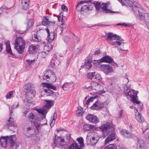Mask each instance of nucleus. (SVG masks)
Wrapping results in <instances>:
<instances>
[{
  "mask_svg": "<svg viewBox=\"0 0 149 149\" xmlns=\"http://www.w3.org/2000/svg\"><path fill=\"white\" fill-rule=\"evenodd\" d=\"M107 40L110 41V44L113 46L114 48H116L120 53L121 51H125L123 49L125 44L123 40L117 35L111 33H108Z\"/></svg>",
  "mask_w": 149,
  "mask_h": 149,
  "instance_id": "f257e3e1",
  "label": "nucleus"
},
{
  "mask_svg": "<svg viewBox=\"0 0 149 149\" xmlns=\"http://www.w3.org/2000/svg\"><path fill=\"white\" fill-rule=\"evenodd\" d=\"M15 49L19 54H22L24 52L26 43L23 38L20 37H16L14 43Z\"/></svg>",
  "mask_w": 149,
  "mask_h": 149,
  "instance_id": "f03ea898",
  "label": "nucleus"
},
{
  "mask_svg": "<svg viewBox=\"0 0 149 149\" xmlns=\"http://www.w3.org/2000/svg\"><path fill=\"white\" fill-rule=\"evenodd\" d=\"M134 13L136 17L140 20L144 19L145 23L149 22V13L143 14V9L140 7H135L133 8Z\"/></svg>",
  "mask_w": 149,
  "mask_h": 149,
  "instance_id": "7ed1b4c3",
  "label": "nucleus"
},
{
  "mask_svg": "<svg viewBox=\"0 0 149 149\" xmlns=\"http://www.w3.org/2000/svg\"><path fill=\"white\" fill-rule=\"evenodd\" d=\"M128 89L127 87H125L124 91L125 92V95L126 96H129L132 100V102L134 104L136 103L137 104H140L141 102L138 101L136 99V97L135 95L137 94L135 92L134 90H130L129 89V91L126 92V90H128Z\"/></svg>",
  "mask_w": 149,
  "mask_h": 149,
  "instance_id": "20e7f679",
  "label": "nucleus"
},
{
  "mask_svg": "<svg viewBox=\"0 0 149 149\" xmlns=\"http://www.w3.org/2000/svg\"><path fill=\"white\" fill-rule=\"evenodd\" d=\"M93 4L94 5L96 9L97 10V11L99 10L101 8L104 13H115L114 12L107 8V6L108 4L106 3H103L101 4L99 2L97 1L96 2H93Z\"/></svg>",
  "mask_w": 149,
  "mask_h": 149,
  "instance_id": "39448f33",
  "label": "nucleus"
},
{
  "mask_svg": "<svg viewBox=\"0 0 149 149\" xmlns=\"http://www.w3.org/2000/svg\"><path fill=\"white\" fill-rule=\"evenodd\" d=\"M91 0H88L87 1H80L79 2L76 6V10H77L78 12L81 13L82 12H84L85 10H91L93 8V6L85 5L82 6L81 9L79 8V6L83 4L84 3H88L90 2Z\"/></svg>",
  "mask_w": 149,
  "mask_h": 149,
  "instance_id": "423d86ee",
  "label": "nucleus"
},
{
  "mask_svg": "<svg viewBox=\"0 0 149 149\" xmlns=\"http://www.w3.org/2000/svg\"><path fill=\"white\" fill-rule=\"evenodd\" d=\"M27 118L29 122L33 123V124L37 130H39V129L42 126L46 125V123L41 124L38 123L36 120V117L35 115L32 113H29L27 116Z\"/></svg>",
  "mask_w": 149,
  "mask_h": 149,
  "instance_id": "0eeeda50",
  "label": "nucleus"
},
{
  "mask_svg": "<svg viewBox=\"0 0 149 149\" xmlns=\"http://www.w3.org/2000/svg\"><path fill=\"white\" fill-rule=\"evenodd\" d=\"M93 133H88L86 141L87 144L91 146H95L97 142V140L95 139V138L93 136Z\"/></svg>",
  "mask_w": 149,
  "mask_h": 149,
  "instance_id": "6e6552de",
  "label": "nucleus"
},
{
  "mask_svg": "<svg viewBox=\"0 0 149 149\" xmlns=\"http://www.w3.org/2000/svg\"><path fill=\"white\" fill-rule=\"evenodd\" d=\"M56 135L55 134L53 139V143L52 145V146L53 148H54L56 147V142L60 146H63L65 145V143L64 142V140L63 139L59 137H58L56 138Z\"/></svg>",
  "mask_w": 149,
  "mask_h": 149,
  "instance_id": "1a4fd4ad",
  "label": "nucleus"
},
{
  "mask_svg": "<svg viewBox=\"0 0 149 149\" xmlns=\"http://www.w3.org/2000/svg\"><path fill=\"white\" fill-rule=\"evenodd\" d=\"M49 71H45L43 73V74L42 76V78L44 80L48 81L49 79H52V80L53 82H55L56 80V75L54 74H52L50 77H49Z\"/></svg>",
  "mask_w": 149,
  "mask_h": 149,
  "instance_id": "9d476101",
  "label": "nucleus"
},
{
  "mask_svg": "<svg viewBox=\"0 0 149 149\" xmlns=\"http://www.w3.org/2000/svg\"><path fill=\"white\" fill-rule=\"evenodd\" d=\"M92 85L93 89L95 90L96 91L101 93H105V91L103 90L102 86L98 83L96 82H93Z\"/></svg>",
  "mask_w": 149,
  "mask_h": 149,
  "instance_id": "9b49d317",
  "label": "nucleus"
},
{
  "mask_svg": "<svg viewBox=\"0 0 149 149\" xmlns=\"http://www.w3.org/2000/svg\"><path fill=\"white\" fill-rule=\"evenodd\" d=\"M105 102L102 103L99 101H97L91 107V109L93 110H100L104 107Z\"/></svg>",
  "mask_w": 149,
  "mask_h": 149,
  "instance_id": "f8f14e48",
  "label": "nucleus"
},
{
  "mask_svg": "<svg viewBox=\"0 0 149 149\" xmlns=\"http://www.w3.org/2000/svg\"><path fill=\"white\" fill-rule=\"evenodd\" d=\"M36 94V91L34 89L28 91H26L25 95L26 101L33 99L35 96Z\"/></svg>",
  "mask_w": 149,
  "mask_h": 149,
  "instance_id": "ddd939ff",
  "label": "nucleus"
},
{
  "mask_svg": "<svg viewBox=\"0 0 149 149\" xmlns=\"http://www.w3.org/2000/svg\"><path fill=\"white\" fill-rule=\"evenodd\" d=\"M86 118L89 121L94 123L99 122L97 118L95 115L91 114H88L86 116Z\"/></svg>",
  "mask_w": 149,
  "mask_h": 149,
  "instance_id": "4468645a",
  "label": "nucleus"
},
{
  "mask_svg": "<svg viewBox=\"0 0 149 149\" xmlns=\"http://www.w3.org/2000/svg\"><path fill=\"white\" fill-rule=\"evenodd\" d=\"M44 91L45 93V95L47 96H52L54 97V98L57 97L59 93L58 92H54L53 91L50 89H44Z\"/></svg>",
  "mask_w": 149,
  "mask_h": 149,
  "instance_id": "2eb2a0df",
  "label": "nucleus"
},
{
  "mask_svg": "<svg viewBox=\"0 0 149 149\" xmlns=\"http://www.w3.org/2000/svg\"><path fill=\"white\" fill-rule=\"evenodd\" d=\"M48 34L47 41L49 42H51L55 38V33L54 32H49V30L48 28L45 29Z\"/></svg>",
  "mask_w": 149,
  "mask_h": 149,
  "instance_id": "dca6fc26",
  "label": "nucleus"
},
{
  "mask_svg": "<svg viewBox=\"0 0 149 149\" xmlns=\"http://www.w3.org/2000/svg\"><path fill=\"white\" fill-rule=\"evenodd\" d=\"M137 147L139 149H147L146 144L144 141L141 139L138 140Z\"/></svg>",
  "mask_w": 149,
  "mask_h": 149,
  "instance_id": "f3484780",
  "label": "nucleus"
},
{
  "mask_svg": "<svg viewBox=\"0 0 149 149\" xmlns=\"http://www.w3.org/2000/svg\"><path fill=\"white\" fill-rule=\"evenodd\" d=\"M16 138L15 135H12L10 136H8V142L9 143L10 147L13 146L15 143Z\"/></svg>",
  "mask_w": 149,
  "mask_h": 149,
  "instance_id": "a211bd4d",
  "label": "nucleus"
},
{
  "mask_svg": "<svg viewBox=\"0 0 149 149\" xmlns=\"http://www.w3.org/2000/svg\"><path fill=\"white\" fill-rule=\"evenodd\" d=\"M39 47L38 45H30L28 48V52L30 53L33 54L36 52Z\"/></svg>",
  "mask_w": 149,
  "mask_h": 149,
  "instance_id": "6ab92c4d",
  "label": "nucleus"
},
{
  "mask_svg": "<svg viewBox=\"0 0 149 149\" xmlns=\"http://www.w3.org/2000/svg\"><path fill=\"white\" fill-rule=\"evenodd\" d=\"M120 133L125 138L130 139L133 136V134L126 130H123L121 131Z\"/></svg>",
  "mask_w": 149,
  "mask_h": 149,
  "instance_id": "aec40b11",
  "label": "nucleus"
},
{
  "mask_svg": "<svg viewBox=\"0 0 149 149\" xmlns=\"http://www.w3.org/2000/svg\"><path fill=\"white\" fill-rule=\"evenodd\" d=\"M113 61V59L111 57L107 55L103 56L100 60V61L101 62H105L108 63H111Z\"/></svg>",
  "mask_w": 149,
  "mask_h": 149,
  "instance_id": "412c9836",
  "label": "nucleus"
},
{
  "mask_svg": "<svg viewBox=\"0 0 149 149\" xmlns=\"http://www.w3.org/2000/svg\"><path fill=\"white\" fill-rule=\"evenodd\" d=\"M121 4L122 6H127L132 7L133 9L135 7H133V5L134 6V4L130 0H122V1L121 2Z\"/></svg>",
  "mask_w": 149,
  "mask_h": 149,
  "instance_id": "4be33fe9",
  "label": "nucleus"
},
{
  "mask_svg": "<svg viewBox=\"0 0 149 149\" xmlns=\"http://www.w3.org/2000/svg\"><path fill=\"white\" fill-rule=\"evenodd\" d=\"M5 44L6 46V52L11 55V56H12V57L14 58L15 57V55L12 52L10 44L9 41H8L5 42Z\"/></svg>",
  "mask_w": 149,
  "mask_h": 149,
  "instance_id": "5701e85b",
  "label": "nucleus"
},
{
  "mask_svg": "<svg viewBox=\"0 0 149 149\" xmlns=\"http://www.w3.org/2000/svg\"><path fill=\"white\" fill-rule=\"evenodd\" d=\"M8 136L1 137L0 138V143L2 146L5 147L6 145L8 140Z\"/></svg>",
  "mask_w": 149,
  "mask_h": 149,
  "instance_id": "b1692460",
  "label": "nucleus"
},
{
  "mask_svg": "<svg viewBox=\"0 0 149 149\" xmlns=\"http://www.w3.org/2000/svg\"><path fill=\"white\" fill-rule=\"evenodd\" d=\"M135 115L136 119L138 122L141 123H143L144 121V118L141 113L138 112H135Z\"/></svg>",
  "mask_w": 149,
  "mask_h": 149,
  "instance_id": "393cba45",
  "label": "nucleus"
},
{
  "mask_svg": "<svg viewBox=\"0 0 149 149\" xmlns=\"http://www.w3.org/2000/svg\"><path fill=\"white\" fill-rule=\"evenodd\" d=\"M92 60L91 59H86L85 62V68L87 69H90L92 66Z\"/></svg>",
  "mask_w": 149,
  "mask_h": 149,
  "instance_id": "a878e982",
  "label": "nucleus"
},
{
  "mask_svg": "<svg viewBox=\"0 0 149 149\" xmlns=\"http://www.w3.org/2000/svg\"><path fill=\"white\" fill-rule=\"evenodd\" d=\"M45 101L46 102V104L43 106V108L48 110L51 108L53 105V102L52 101L49 100H45Z\"/></svg>",
  "mask_w": 149,
  "mask_h": 149,
  "instance_id": "bb28decb",
  "label": "nucleus"
},
{
  "mask_svg": "<svg viewBox=\"0 0 149 149\" xmlns=\"http://www.w3.org/2000/svg\"><path fill=\"white\" fill-rule=\"evenodd\" d=\"M42 86L47 88V89H51L54 90H56V88L55 86L52 85L50 83L43 82L42 84Z\"/></svg>",
  "mask_w": 149,
  "mask_h": 149,
  "instance_id": "cd10ccee",
  "label": "nucleus"
},
{
  "mask_svg": "<svg viewBox=\"0 0 149 149\" xmlns=\"http://www.w3.org/2000/svg\"><path fill=\"white\" fill-rule=\"evenodd\" d=\"M116 139L115 134L113 133H111L109 136L106 139L105 141L106 143L112 141Z\"/></svg>",
  "mask_w": 149,
  "mask_h": 149,
  "instance_id": "c85d7f7f",
  "label": "nucleus"
},
{
  "mask_svg": "<svg viewBox=\"0 0 149 149\" xmlns=\"http://www.w3.org/2000/svg\"><path fill=\"white\" fill-rule=\"evenodd\" d=\"M102 67L103 70L107 72H110L113 71V70L111 66L109 64L103 65Z\"/></svg>",
  "mask_w": 149,
  "mask_h": 149,
  "instance_id": "c756f323",
  "label": "nucleus"
},
{
  "mask_svg": "<svg viewBox=\"0 0 149 149\" xmlns=\"http://www.w3.org/2000/svg\"><path fill=\"white\" fill-rule=\"evenodd\" d=\"M110 126V123L109 122L106 123L105 124L102 125L100 127V129L103 131H106L108 130Z\"/></svg>",
  "mask_w": 149,
  "mask_h": 149,
  "instance_id": "7c9ffc66",
  "label": "nucleus"
},
{
  "mask_svg": "<svg viewBox=\"0 0 149 149\" xmlns=\"http://www.w3.org/2000/svg\"><path fill=\"white\" fill-rule=\"evenodd\" d=\"M73 84V83L72 82L68 83L66 82L63 85L62 88L63 90L67 91L69 89V88L71 86V85H72Z\"/></svg>",
  "mask_w": 149,
  "mask_h": 149,
  "instance_id": "2f4dec72",
  "label": "nucleus"
},
{
  "mask_svg": "<svg viewBox=\"0 0 149 149\" xmlns=\"http://www.w3.org/2000/svg\"><path fill=\"white\" fill-rule=\"evenodd\" d=\"M36 110L38 113H40L42 115H43L44 116V118H45L46 114L48 111V110L45 109H37Z\"/></svg>",
  "mask_w": 149,
  "mask_h": 149,
  "instance_id": "473e14b6",
  "label": "nucleus"
},
{
  "mask_svg": "<svg viewBox=\"0 0 149 149\" xmlns=\"http://www.w3.org/2000/svg\"><path fill=\"white\" fill-rule=\"evenodd\" d=\"M76 112L78 116H82L84 113V111L82 108L80 107H78V109L76 111Z\"/></svg>",
  "mask_w": 149,
  "mask_h": 149,
  "instance_id": "72a5a7b5",
  "label": "nucleus"
},
{
  "mask_svg": "<svg viewBox=\"0 0 149 149\" xmlns=\"http://www.w3.org/2000/svg\"><path fill=\"white\" fill-rule=\"evenodd\" d=\"M93 128L92 125L88 124H85L83 126L84 130L85 131H88L91 130Z\"/></svg>",
  "mask_w": 149,
  "mask_h": 149,
  "instance_id": "f704fd0d",
  "label": "nucleus"
},
{
  "mask_svg": "<svg viewBox=\"0 0 149 149\" xmlns=\"http://www.w3.org/2000/svg\"><path fill=\"white\" fill-rule=\"evenodd\" d=\"M49 17L47 16H45L43 18L42 21V24L44 26H46L49 22Z\"/></svg>",
  "mask_w": 149,
  "mask_h": 149,
  "instance_id": "c9c22d12",
  "label": "nucleus"
},
{
  "mask_svg": "<svg viewBox=\"0 0 149 149\" xmlns=\"http://www.w3.org/2000/svg\"><path fill=\"white\" fill-rule=\"evenodd\" d=\"M34 24V22L33 20L31 19H29L28 20L26 28V30L28 31L29 29Z\"/></svg>",
  "mask_w": 149,
  "mask_h": 149,
  "instance_id": "e433bc0d",
  "label": "nucleus"
},
{
  "mask_svg": "<svg viewBox=\"0 0 149 149\" xmlns=\"http://www.w3.org/2000/svg\"><path fill=\"white\" fill-rule=\"evenodd\" d=\"M68 149H81V148L77 144L74 143L72 144Z\"/></svg>",
  "mask_w": 149,
  "mask_h": 149,
  "instance_id": "4c0bfd02",
  "label": "nucleus"
},
{
  "mask_svg": "<svg viewBox=\"0 0 149 149\" xmlns=\"http://www.w3.org/2000/svg\"><path fill=\"white\" fill-rule=\"evenodd\" d=\"M32 39L36 41L40 42L41 40V37L37 34H34L32 35Z\"/></svg>",
  "mask_w": 149,
  "mask_h": 149,
  "instance_id": "58836bf2",
  "label": "nucleus"
},
{
  "mask_svg": "<svg viewBox=\"0 0 149 149\" xmlns=\"http://www.w3.org/2000/svg\"><path fill=\"white\" fill-rule=\"evenodd\" d=\"M31 85L32 84L30 83L26 84L24 85V88L26 90V91H28L33 89L32 88Z\"/></svg>",
  "mask_w": 149,
  "mask_h": 149,
  "instance_id": "ea45409f",
  "label": "nucleus"
},
{
  "mask_svg": "<svg viewBox=\"0 0 149 149\" xmlns=\"http://www.w3.org/2000/svg\"><path fill=\"white\" fill-rule=\"evenodd\" d=\"M95 76V72H89L88 73L87 75V78L90 79H94V78Z\"/></svg>",
  "mask_w": 149,
  "mask_h": 149,
  "instance_id": "a19ab883",
  "label": "nucleus"
},
{
  "mask_svg": "<svg viewBox=\"0 0 149 149\" xmlns=\"http://www.w3.org/2000/svg\"><path fill=\"white\" fill-rule=\"evenodd\" d=\"M63 16V14L62 13H61L58 15V20L59 21H61V26H60L61 29H60V30H61V31H62V28L61 27V26L62 25L63 26V18L62 17Z\"/></svg>",
  "mask_w": 149,
  "mask_h": 149,
  "instance_id": "79ce46f5",
  "label": "nucleus"
},
{
  "mask_svg": "<svg viewBox=\"0 0 149 149\" xmlns=\"http://www.w3.org/2000/svg\"><path fill=\"white\" fill-rule=\"evenodd\" d=\"M117 148V146L116 145L114 144H112L106 146L104 149H116Z\"/></svg>",
  "mask_w": 149,
  "mask_h": 149,
  "instance_id": "37998d69",
  "label": "nucleus"
},
{
  "mask_svg": "<svg viewBox=\"0 0 149 149\" xmlns=\"http://www.w3.org/2000/svg\"><path fill=\"white\" fill-rule=\"evenodd\" d=\"M14 122V120L13 118L10 117L7 122V124L8 125V126H13L14 125L13 123Z\"/></svg>",
  "mask_w": 149,
  "mask_h": 149,
  "instance_id": "c03bdc74",
  "label": "nucleus"
},
{
  "mask_svg": "<svg viewBox=\"0 0 149 149\" xmlns=\"http://www.w3.org/2000/svg\"><path fill=\"white\" fill-rule=\"evenodd\" d=\"M29 2H21V4L22 7V8L24 10H26L29 7Z\"/></svg>",
  "mask_w": 149,
  "mask_h": 149,
  "instance_id": "a18cd8bd",
  "label": "nucleus"
},
{
  "mask_svg": "<svg viewBox=\"0 0 149 149\" xmlns=\"http://www.w3.org/2000/svg\"><path fill=\"white\" fill-rule=\"evenodd\" d=\"M97 97V96H94L92 97L89 98L86 101V104L88 106L90 102H93L94 100Z\"/></svg>",
  "mask_w": 149,
  "mask_h": 149,
  "instance_id": "49530a36",
  "label": "nucleus"
},
{
  "mask_svg": "<svg viewBox=\"0 0 149 149\" xmlns=\"http://www.w3.org/2000/svg\"><path fill=\"white\" fill-rule=\"evenodd\" d=\"M141 126L142 127V129L143 133H144V132L148 129L147 127V125L146 123H144L142 124Z\"/></svg>",
  "mask_w": 149,
  "mask_h": 149,
  "instance_id": "de8ad7c7",
  "label": "nucleus"
},
{
  "mask_svg": "<svg viewBox=\"0 0 149 149\" xmlns=\"http://www.w3.org/2000/svg\"><path fill=\"white\" fill-rule=\"evenodd\" d=\"M54 115L55 114H54ZM55 122V120L54 118V116L52 118L50 121V125L51 127L54 126Z\"/></svg>",
  "mask_w": 149,
  "mask_h": 149,
  "instance_id": "09e8293b",
  "label": "nucleus"
},
{
  "mask_svg": "<svg viewBox=\"0 0 149 149\" xmlns=\"http://www.w3.org/2000/svg\"><path fill=\"white\" fill-rule=\"evenodd\" d=\"M56 22L55 21L51 22L49 21L47 24L48 27L50 28L53 27L55 24Z\"/></svg>",
  "mask_w": 149,
  "mask_h": 149,
  "instance_id": "8fccbe9b",
  "label": "nucleus"
},
{
  "mask_svg": "<svg viewBox=\"0 0 149 149\" xmlns=\"http://www.w3.org/2000/svg\"><path fill=\"white\" fill-rule=\"evenodd\" d=\"M77 140L81 146H82L84 145V140L81 137H79L77 139Z\"/></svg>",
  "mask_w": 149,
  "mask_h": 149,
  "instance_id": "3c124183",
  "label": "nucleus"
},
{
  "mask_svg": "<svg viewBox=\"0 0 149 149\" xmlns=\"http://www.w3.org/2000/svg\"><path fill=\"white\" fill-rule=\"evenodd\" d=\"M13 94V92L12 91H10L7 93L6 97L7 99L10 98Z\"/></svg>",
  "mask_w": 149,
  "mask_h": 149,
  "instance_id": "603ef678",
  "label": "nucleus"
},
{
  "mask_svg": "<svg viewBox=\"0 0 149 149\" xmlns=\"http://www.w3.org/2000/svg\"><path fill=\"white\" fill-rule=\"evenodd\" d=\"M101 79L100 75L99 74H95L94 79L95 81H98L100 80Z\"/></svg>",
  "mask_w": 149,
  "mask_h": 149,
  "instance_id": "864d4df0",
  "label": "nucleus"
},
{
  "mask_svg": "<svg viewBox=\"0 0 149 149\" xmlns=\"http://www.w3.org/2000/svg\"><path fill=\"white\" fill-rule=\"evenodd\" d=\"M108 130H109V131L111 132H114L115 131V127L112 126V124L110 123V127H109Z\"/></svg>",
  "mask_w": 149,
  "mask_h": 149,
  "instance_id": "5fc2aeb1",
  "label": "nucleus"
},
{
  "mask_svg": "<svg viewBox=\"0 0 149 149\" xmlns=\"http://www.w3.org/2000/svg\"><path fill=\"white\" fill-rule=\"evenodd\" d=\"M19 103H15L12 107H11V109H15L17 108L19 106Z\"/></svg>",
  "mask_w": 149,
  "mask_h": 149,
  "instance_id": "6e6d98bb",
  "label": "nucleus"
},
{
  "mask_svg": "<svg viewBox=\"0 0 149 149\" xmlns=\"http://www.w3.org/2000/svg\"><path fill=\"white\" fill-rule=\"evenodd\" d=\"M61 9L65 11V10H68V8L67 7L64 5H62Z\"/></svg>",
  "mask_w": 149,
  "mask_h": 149,
  "instance_id": "4d7b16f0",
  "label": "nucleus"
},
{
  "mask_svg": "<svg viewBox=\"0 0 149 149\" xmlns=\"http://www.w3.org/2000/svg\"><path fill=\"white\" fill-rule=\"evenodd\" d=\"M70 38L69 37L65 36L64 37V40L65 42H67L70 40Z\"/></svg>",
  "mask_w": 149,
  "mask_h": 149,
  "instance_id": "13d9d810",
  "label": "nucleus"
},
{
  "mask_svg": "<svg viewBox=\"0 0 149 149\" xmlns=\"http://www.w3.org/2000/svg\"><path fill=\"white\" fill-rule=\"evenodd\" d=\"M55 66V63L54 62H51L50 63V66L51 68H54Z\"/></svg>",
  "mask_w": 149,
  "mask_h": 149,
  "instance_id": "bf43d9fd",
  "label": "nucleus"
},
{
  "mask_svg": "<svg viewBox=\"0 0 149 149\" xmlns=\"http://www.w3.org/2000/svg\"><path fill=\"white\" fill-rule=\"evenodd\" d=\"M96 25L101 27H105L107 26H110V25L101 24L100 23H99L97 25Z\"/></svg>",
  "mask_w": 149,
  "mask_h": 149,
  "instance_id": "052dcab7",
  "label": "nucleus"
},
{
  "mask_svg": "<svg viewBox=\"0 0 149 149\" xmlns=\"http://www.w3.org/2000/svg\"><path fill=\"white\" fill-rule=\"evenodd\" d=\"M101 52L100 50H95L94 52V55H98Z\"/></svg>",
  "mask_w": 149,
  "mask_h": 149,
  "instance_id": "680f3d73",
  "label": "nucleus"
},
{
  "mask_svg": "<svg viewBox=\"0 0 149 149\" xmlns=\"http://www.w3.org/2000/svg\"><path fill=\"white\" fill-rule=\"evenodd\" d=\"M123 113V111L121 110L120 111L119 113L118 117L119 118H120L122 116V114Z\"/></svg>",
  "mask_w": 149,
  "mask_h": 149,
  "instance_id": "e2e57ef3",
  "label": "nucleus"
},
{
  "mask_svg": "<svg viewBox=\"0 0 149 149\" xmlns=\"http://www.w3.org/2000/svg\"><path fill=\"white\" fill-rule=\"evenodd\" d=\"M34 61V60H29L28 59L26 61L29 64L33 62Z\"/></svg>",
  "mask_w": 149,
  "mask_h": 149,
  "instance_id": "0e129e2a",
  "label": "nucleus"
},
{
  "mask_svg": "<svg viewBox=\"0 0 149 149\" xmlns=\"http://www.w3.org/2000/svg\"><path fill=\"white\" fill-rule=\"evenodd\" d=\"M122 24H123L122 26H128L129 27H130L132 26V25H131L126 24L125 23H122Z\"/></svg>",
  "mask_w": 149,
  "mask_h": 149,
  "instance_id": "69168bd1",
  "label": "nucleus"
},
{
  "mask_svg": "<svg viewBox=\"0 0 149 149\" xmlns=\"http://www.w3.org/2000/svg\"><path fill=\"white\" fill-rule=\"evenodd\" d=\"M26 31H19V32H18V33H19L20 34H24L25 33H26Z\"/></svg>",
  "mask_w": 149,
  "mask_h": 149,
  "instance_id": "338daca9",
  "label": "nucleus"
},
{
  "mask_svg": "<svg viewBox=\"0 0 149 149\" xmlns=\"http://www.w3.org/2000/svg\"><path fill=\"white\" fill-rule=\"evenodd\" d=\"M140 107H138V108L140 110H141L142 109V107H143V104H141L139 105Z\"/></svg>",
  "mask_w": 149,
  "mask_h": 149,
  "instance_id": "774afa93",
  "label": "nucleus"
}]
</instances>
